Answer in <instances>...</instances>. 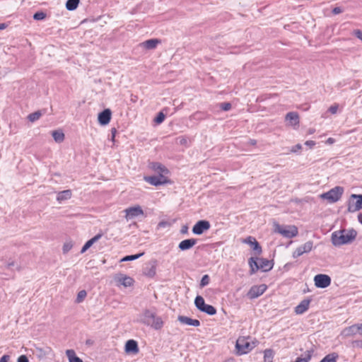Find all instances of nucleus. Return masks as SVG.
I'll use <instances>...</instances> for the list:
<instances>
[{
  "label": "nucleus",
  "instance_id": "f257e3e1",
  "mask_svg": "<svg viewBox=\"0 0 362 362\" xmlns=\"http://www.w3.org/2000/svg\"><path fill=\"white\" fill-rule=\"evenodd\" d=\"M357 231L354 228L339 229L331 235V243L334 247L349 245L355 241Z\"/></svg>",
  "mask_w": 362,
  "mask_h": 362
},
{
  "label": "nucleus",
  "instance_id": "f03ea898",
  "mask_svg": "<svg viewBox=\"0 0 362 362\" xmlns=\"http://www.w3.org/2000/svg\"><path fill=\"white\" fill-rule=\"evenodd\" d=\"M274 265V260L259 257L257 255H252L248 259L250 274H256L258 272H269L273 269Z\"/></svg>",
  "mask_w": 362,
  "mask_h": 362
},
{
  "label": "nucleus",
  "instance_id": "7ed1b4c3",
  "mask_svg": "<svg viewBox=\"0 0 362 362\" xmlns=\"http://www.w3.org/2000/svg\"><path fill=\"white\" fill-rule=\"evenodd\" d=\"M140 322L154 330H160L164 326V321L153 310L146 309L140 317Z\"/></svg>",
  "mask_w": 362,
  "mask_h": 362
},
{
  "label": "nucleus",
  "instance_id": "20e7f679",
  "mask_svg": "<svg viewBox=\"0 0 362 362\" xmlns=\"http://www.w3.org/2000/svg\"><path fill=\"white\" fill-rule=\"evenodd\" d=\"M256 346V341L248 336H239L235 342L234 353L237 356L250 354Z\"/></svg>",
  "mask_w": 362,
  "mask_h": 362
},
{
  "label": "nucleus",
  "instance_id": "39448f33",
  "mask_svg": "<svg viewBox=\"0 0 362 362\" xmlns=\"http://www.w3.org/2000/svg\"><path fill=\"white\" fill-rule=\"evenodd\" d=\"M272 229L274 233L285 238H293L298 235V229L295 225H281L275 221L272 223Z\"/></svg>",
  "mask_w": 362,
  "mask_h": 362
},
{
  "label": "nucleus",
  "instance_id": "423d86ee",
  "mask_svg": "<svg viewBox=\"0 0 362 362\" xmlns=\"http://www.w3.org/2000/svg\"><path fill=\"white\" fill-rule=\"evenodd\" d=\"M113 281L115 286L119 288H132L135 284L134 278L124 273L116 274Z\"/></svg>",
  "mask_w": 362,
  "mask_h": 362
},
{
  "label": "nucleus",
  "instance_id": "0eeeda50",
  "mask_svg": "<svg viewBox=\"0 0 362 362\" xmlns=\"http://www.w3.org/2000/svg\"><path fill=\"white\" fill-rule=\"evenodd\" d=\"M194 305L199 311L209 316H213L216 314V309L213 305L206 304L202 296L198 295L195 297Z\"/></svg>",
  "mask_w": 362,
  "mask_h": 362
},
{
  "label": "nucleus",
  "instance_id": "6e6552de",
  "mask_svg": "<svg viewBox=\"0 0 362 362\" xmlns=\"http://www.w3.org/2000/svg\"><path fill=\"white\" fill-rule=\"evenodd\" d=\"M342 193V188L337 187L327 192L320 194V197L322 199L326 200L329 203H334L341 199Z\"/></svg>",
  "mask_w": 362,
  "mask_h": 362
},
{
  "label": "nucleus",
  "instance_id": "1a4fd4ad",
  "mask_svg": "<svg viewBox=\"0 0 362 362\" xmlns=\"http://www.w3.org/2000/svg\"><path fill=\"white\" fill-rule=\"evenodd\" d=\"M313 282L317 288L324 289L330 286L332 279L327 274H319L313 277Z\"/></svg>",
  "mask_w": 362,
  "mask_h": 362
},
{
  "label": "nucleus",
  "instance_id": "9d476101",
  "mask_svg": "<svg viewBox=\"0 0 362 362\" xmlns=\"http://www.w3.org/2000/svg\"><path fill=\"white\" fill-rule=\"evenodd\" d=\"M362 209V195L351 194L348 202V211L356 212Z\"/></svg>",
  "mask_w": 362,
  "mask_h": 362
},
{
  "label": "nucleus",
  "instance_id": "9b49d317",
  "mask_svg": "<svg viewBox=\"0 0 362 362\" xmlns=\"http://www.w3.org/2000/svg\"><path fill=\"white\" fill-rule=\"evenodd\" d=\"M124 214L126 220L130 221L143 216L144 215V212L142 208L137 205L125 209Z\"/></svg>",
  "mask_w": 362,
  "mask_h": 362
},
{
  "label": "nucleus",
  "instance_id": "f8f14e48",
  "mask_svg": "<svg viewBox=\"0 0 362 362\" xmlns=\"http://www.w3.org/2000/svg\"><path fill=\"white\" fill-rule=\"evenodd\" d=\"M313 244L311 241H308L297 247L292 252V257L297 258L304 254L308 253L313 250Z\"/></svg>",
  "mask_w": 362,
  "mask_h": 362
},
{
  "label": "nucleus",
  "instance_id": "ddd939ff",
  "mask_svg": "<svg viewBox=\"0 0 362 362\" xmlns=\"http://www.w3.org/2000/svg\"><path fill=\"white\" fill-rule=\"evenodd\" d=\"M151 168L158 174V176L162 179V181H170L168 177L170 171L165 166L160 163H152Z\"/></svg>",
  "mask_w": 362,
  "mask_h": 362
},
{
  "label": "nucleus",
  "instance_id": "4468645a",
  "mask_svg": "<svg viewBox=\"0 0 362 362\" xmlns=\"http://www.w3.org/2000/svg\"><path fill=\"white\" fill-rule=\"evenodd\" d=\"M267 288V286L264 284L254 285L250 288L247 295L250 299H255L262 296Z\"/></svg>",
  "mask_w": 362,
  "mask_h": 362
},
{
  "label": "nucleus",
  "instance_id": "2eb2a0df",
  "mask_svg": "<svg viewBox=\"0 0 362 362\" xmlns=\"http://www.w3.org/2000/svg\"><path fill=\"white\" fill-rule=\"evenodd\" d=\"M243 243L250 247L255 255H260L262 253V248L255 238L249 236L243 240Z\"/></svg>",
  "mask_w": 362,
  "mask_h": 362
},
{
  "label": "nucleus",
  "instance_id": "dca6fc26",
  "mask_svg": "<svg viewBox=\"0 0 362 362\" xmlns=\"http://www.w3.org/2000/svg\"><path fill=\"white\" fill-rule=\"evenodd\" d=\"M124 351L127 355H136L139 352V348L137 341L135 339L127 340L124 346Z\"/></svg>",
  "mask_w": 362,
  "mask_h": 362
},
{
  "label": "nucleus",
  "instance_id": "f3484780",
  "mask_svg": "<svg viewBox=\"0 0 362 362\" xmlns=\"http://www.w3.org/2000/svg\"><path fill=\"white\" fill-rule=\"evenodd\" d=\"M210 228V223L206 220H201L197 221L192 227V233L194 235H202L204 231H206Z\"/></svg>",
  "mask_w": 362,
  "mask_h": 362
},
{
  "label": "nucleus",
  "instance_id": "a211bd4d",
  "mask_svg": "<svg viewBox=\"0 0 362 362\" xmlns=\"http://www.w3.org/2000/svg\"><path fill=\"white\" fill-rule=\"evenodd\" d=\"M310 302L311 300L308 298L302 300L296 306H295V314L300 315L308 311L310 305Z\"/></svg>",
  "mask_w": 362,
  "mask_h": 362
},
{
  "label": "nucleus",
  "instance_id": "6ab92c4d",
  "mask_svg": "<svg viewBox=\"0 0 362 362\" xmlns=\"http://www.w3.org/2000/svg\"><path fill=\"white\" fill-rule=\"evenodd\" d=\"M356 334H362V323L355 324L346 327L342 332V334L346 337H350Z\"/></svg>",
  "mask_w": 362,
  "mask_h": 362
},
{
  "label": "nucleus",
  "instance_id": "aec40b11",
  "mask_svg": "<svg viewBox=\"0 0 362 362\" xmlns=\"http://www.w3.org/2000/svg\"><path fill=\"white\" fill-rule=\"evenodd\" d=\"M112 117V112L110 109H105L98 114V120L100 125L105 126L109 124Z\"/></svg>",
  "mask_w": 362,
  "mask_h": 362
},
{
  "label": "nucleus",
  "instance_id": "412c9836",
  "mask_svg": "<svg viewBox=\"0 0 362 362\" xmlns=\"http://www.w3.org/2000/svg\"><path fill=\"white\" fill-rule=\"evenodd\" d=\"M177 320L182 325H186L191 327H197L200 325V322L198 320L192 319L183 315L178 316Z\"/></svg>",
  "mask_w": 362,
  "mask_h": 362
},
{
  "label": "nucleus",
  "instance_id": "4be33fe9",
  "mask_svg": "<svg viewBox=\"0 0 362 362\" xmlns=\"http://www.w3.org/2000/svg\"><path fill=\"white\" fill-rule=\"evenodd\" d=\"M286 121L289 122V124L293 127L299 125V115L296 112H289L286 115Z\"/></svg>",
  "mask_w": 362,
  "mask_h": 362
},
{
  "label": "nucleus",
  "instance_id": "5701e85b",
  "mask_svg": "<svg viewBox=\"0 0 362 362\" xmlns=\"http://www.w3.org/2000/svg\"><path fill=\"white\" fill-rule=\"evenodd\" d=\"M197 243V240L194 238L190 239H185L184 240H182L179 245L178 248L181 251H185L188 250L191 248H192Z\"/></svg>",
  "mask_w": 362,
  "mask_h": 362
},
{
  "label": "nucleus",
  "instance_id": "b1692460",
  "mask_svg": "<svg viewBox=\"0 0 362 362\" xmlns=\"http://www.w3.org/2000/svg\"><path fill=\"white\" fill-rule=\"evenodd\" d=\"M66 355L69 362H83L81 358L76 356V352L73 349L66 350Z\"/></svg>",
  "mask_w": 362,
  "mask_h": 362
},
{
  "label": "nucleus",
  "instance_id": "393cba45",
  "mask_svg": "<svg viewBox=\"0 0 362 362\" xmlns=\"http://www.w3.org/2000/svg\"><path fill=\"white\" fill-rule=\"evenodd\" d=\"M71 197V190H64L62 192H59L57 194V200L59 202H63L68 200Z\"/></svg>",
  "mask_w": 362,
  "mask_h": 362
},
{
  "label": "nucleus",
  "instance_id": "a878e982",
  "mask_svg": "<svg viewBox=\"0 0 362 362\" xmlns=\"http://www.w3.org/2000/svg\"><path fill=\"white\" fill-rule=\"evenodd\" d=\"M73 247H74L73 240H71L70 239L66 240L63 243L62 247V250L63 254L66 255V254L69 253L72 250Z\"/></svg>",
  "mask_w": 362,
  "mask_h": 362
},
{
  "label": "nucleus",
  "instance_id": "bb28decb",
  "mask_svg": "<svg viewBox=\"0 0 362 362\" xmlns=\"http://www.w3.org/2000/svg\"><path fill=\"white\" fill-rule=\"evenodd\" d=\"M100 235H96L89 240H88L83 247L81 248V253H84L88 249H89L96 241L99 240Z\"/></svg>",
  "mask_w": 362,
  "mask_h": 362
},
{
  "label": "nucleus",
  "instance_id": "cd10ccee",
  "mask_svg": "<svg viewBox=\"0 0 362 362\" xmlns=\"http://www.w3.org/2000/svg\"><path fill=\"white\" fill-rule=\"evenodd\" d=\"M160 42V40L158 39H150L146 40L144 42V47L148 49H152L156 47L158 43Z\"/></svg>",
  "mask_w": 362,
  "mask_h": 362
},
{
  "label": "nucleus",
  "instance_id": "c85d7f7f",
  "mask_svg": "<svg viewBox=\"0 0 362 362\" xmlns=\"http://www.w3.org/2000/svg\"><path fill=\"white\" fill-rule=\"evenodd\" d=\"M338 357V354L333 352L326 355L319 362H337Z\"/></svg>",
  "mask_w": 362,
  "mask_h": 362
},
{
  "label": "nucleus",
  "instance_id": "c756f323",
  "mask_svg": "<svg viewBox=\"0 0 362 362\" xmlns=\"http://www.w3.org/2000/svg\"><path fill=\"white\" fill-rule=\"evenodd\" d=\"M54 140L57 143H61L64 139V134L61 130H54L52 132Z\"/></svg>",
  "mask_w": 362,
  "mask_h": 362
},
{
  "label": "nucleus",
  "instance_id": "7c9ffc66",
  "mask_svg": "<svg viewBox=\"0 0 362 362\" xmlns=\"http://www.w3.org/2000/svg\"><path fill=\"white\" fill-rule=\"evenodd\" d=\"M80 0H67L66 2V8L68 11H74L78 6Z\"/></svg>",
  "mask_w": 362,
  "mask_h": 362
},
{
  "label": "nucleus",
  "instance_id": "2f4dec72",
  "mask_svg": "<svg viewBox=\"0 0 362 362\" xmlns=\"http://www.w3.org/2000/svg\"><path fill=\"white\" fill-rule=\"evenodd\" d=\"M313 351H312V350L306 351L305 353V356L303 358L298 357L296 359V361L294 362H310V361L311 360V358L313 357Z\"/></svg>",
  "mask_w": 362,
  "mask_h": 362
},
{
  "label": "nucleus",
  "instance_id": "473e14b6",
  "mask_svg": "<svg viewBox=\"0 0 362 362\" xmlns=\"http://www.w3.org/2000/svg\"><path fill=\"white\" fill-rule=\"evenodd\" d=\"M42 115V113L41 111L38 110V111H36V112H34L33 113H30L28 116V119L30 122H34L37 120H38L40 117Z\"/></svg>",
  "mask_w": 362,
  "mask_h": 362
},
{
  "label": "nucleus",
  "instance_id": "72a5a7b5",
  "mask_svg": "<svg viewBox=\"0 0 362 362\" xmlns=\"http://www.w3.org/2000/svg\"><path fill=\"white\" fill-rule=\"evenodd\" d=\"M143 255H144V253H139V254L133 255H128V256H126V257H123L122 259H121L120 262H123L136 260V259H139V257H141V256H143Z\"/></svg>",
  "mask_w": 362,
  "mask_h": 362
},
{
  "label": "nucleus",
  "instance_id": "f704fd0d",
  "mask_svg": "<svg viewBox=\"0 0 362 362\" xmlns=\"http://www.w3.org/2000/svg\"><path fill=\"white\" fill-rule=\"evenodd\" d=\"M274 354L270 349L265 350L264 351V362H272Z\"/></svg>",
  "mask_w": 362,
  "mask_h": 362
},
{
  "label": "nucleus",
  "instance_id": "c9c22d12",
  "mask_svg": "<svg viewBox=\"0 0 362 362\" xmlns=\"http://www.w3.org/2000/svg\"><path fill=\"white\" fill-rule=\"evenodd\" d=\"M165 118V115H164V113L163 112H159L156 117L154 118L153 121L158 124H161L164 119Z\"/></svg>",
  "mask_w": 362,
  "mask_h": 362
},
{
  "label": "nucleus",
  "instance_id": "e433bc0d",
  "mask_svg": "<svg viewBox=\"0 0 362 362\" xmlns=\"http://www.w3.org/2000/svg\"><path fill=\"white\" fill-rule=\"evenodd\" d=\"M47 15L43 11H37L34 13L33 19L35 21H42L46 18Z\"/></svg>",
  "mask_w": 362,
  "mask_h": 362
},
{
  "label": "nucleus",
  "instance_id": "4c0bfd02",
  "mask_svg": "<svg viewBox=\"0 0 362 362\" xmlns=\"http://www.w3.org/2000/svg\"><path fill=\"white\" fill-rule=\"evenodd\" d=\"M156 274V269L155 267L149 268L146 272L145 275L148 277H153Z\"/></svg>",
  "mask_w": 362,
  "mask_h": 362
},
{
  "label": "nucleus",
  "instance_id": "58836bf2",
  "mask_svg": "<svg viewBox=\"0 0 362 362\" xmlns=\"http://www.w3.org/2000/svg\"><path fill=\"white\" fill-rule=\"evenodd\" d=\"M86 296V292L85 291H81L78 293L76 300L78 303L81 302Z\"/></svg>",
  "mask_w": 362,
  "mask_h": 362
},
{
  "label": "nucleus",
  "instance_id": "ea45409f",
  "mask_svg": "<svg viewBox=\"0 0 362 362\" xmlns=\"http://www.w3.org/2000/svg\"><path fill=\"white\" fill-rule=\"evenodd\" d=\"M219 106L223 111H228L231 109V104L230 103H220Z\"/></svg>",
  "mask_w": 362,
  "mask_h": 362
},
{
  "label": "nucleus",
  "instance_id": "a19ab883",
  "mask_svg": "<svg viewBox=\"0 0 362 362\" xmlns=\"http://www.w3.org/2000/svg\"><path fill=\"white\" fill-rule=\"evenodd\" d=\"M145 181H162V179L158 176H148L144 177Z\"/></svg>",
  "mask_w": 362,
  "mask_h": 362
},
{
  "label": "nucleus",
  "instance_id": "79ce46f5",
  "mask_svg": "<svg viewBox=\"0 0 362 362\" xmlns=\"http://www.w3.org/2000/svg\"><path fill=\"white\" fill-rule=\"evenodd\" d=\"M209 279L208 275H204L202 276L200 282L201 286H205L209 284Z\"/></svg>",
  "mask_w": 362,
  "mask_h": 362
},
{
  "label": "nucleus",
  "instance_id": "37998d69",
  "mask_svg": "<svg viewBox=\"0 0 362 362\" xmlns=\"http://www.w3.org/2000/svg\"><path fill=\"white\" fill-rule=\"evenodd\" d=\"M337 110H338V105H332L329 107V112H331L332 114H335V113H337Z\"/></svg>",
  "mask_w": 362,
  "mask_h": 362
},
{
  "label": "nucleus",
  "instance_id": "c03bdc74",
  "mask_svg": "<svg viewBox=\"0 0 362 362\" xmlns=\"http://www.w3.org/2000/svg\"><path fill=\"white\" fill-rule=\"evenodd\" d=\"M177 140L178 141L179 144L181 145H185L187 143V139L184 136H180L177 139Z\"/></svg>",
  "mask_w": 362,
  "mask_h": 362
},
{
  "label": "nucleus",
  "instance_id": "a18cd8bd",
  "mask_svg": "<svg viewBox=\"0 0 362 362\" xmlns=\"http://www.w3.org/2000/svg\"><path fill=\"white\" fill-rule=\"evenodd\" d=\"M343 9L341 7H335L332 9V13L334 15L339 14L343 12Z\"/></svg>",
  "mask_w": 362,
  "mask_h": 362
},
{
  "label": "nucleus",
  "instance_id": "49530a36",
  "mask_svg": "<svg viewBox=\"0 0 362 362\" xmlns=\"http://www.w3.org/2000/svg\"><path fill=\"white\" fill-rule=\"evenodd\" d=\"M17 362H28V359L26 356L21 355L18 358Z\"/></svg>",
  "mask_w": 362,
  "mask_h": 362
},
{
  "label": "nucleus",
  "instance_id": "de8ad7c7",
  "mask_svg": "<svg viewBox=\"0 0 362 362\" xmlns=\"http://www.w3.org/2000/svg\"><path fill=\"white\" fill-rule=\"evenodd\" d=\"M355 36L360 39L362 41V31L360 30H356L354 32Z\"/></svg>",
  "mask_w": 362,
  "mask_h": 362
},
{
  "label": "nucleus",
  "instance_id": "09e8293b",
  "mask_svg": "<svg viewBox=\"0 0 362 362\" xmlns=\"http://www.w3.org/2000/svg\"><path fill=\"white\" fill-rule=\"evenodd\" d=\"M9 356L8 355H4L0 358V362H8Z\"/></svg>",
  "mask_w": 362,
  "mask_h": 362
},
{
  "label": "nucleus",
  "instance_id": "8fccbe9b",
  "mask_svg": "<svg viewBox=\"0 0 362 362\" xmlns=\"http://www.w3.org/2000/svg\"><path fill=\"white\" fill-rule=\"evenodd\" d=\"M305 144L306 146H310L311 148V147H313V146L315 145V142L314 141L310 140V141H305Z\"/></svg>",
  "mask_w": 362,
  "mask_h": 362
},
{
  "label": "nucleus",
  "instance_id": "3c124183",
  "mask_svg": "<svg viewBox=\"0 0 362 362\" xmlns=\"http://www.w3.org/2000/svg\"><path fill=\"white\" fill-rule=\"evenodd\" d=\"M116 133H117V129L115 128H112L111 129V135H112L111 139L112 141H114V139H115Z\"/></svg>",
  "mask_w": 362,
  "mask_h": 362
},
{
  "label": "nucleus",
  "instance_id": "603ef678",
  "mask_svg": "<svg viewBox=\"0 0 362 362\" xmlns=\"http://www.w3.org/2000/svg\"><path fill=\"white\" fill-rule=\"evenodd\" d=\"M180 231L182 234H187L188 233V227L187 226H183Z\"/></svg>",
  "mask_w": 362,
  "mask_h": 362
},
{
  "label": "nucleus",
  "instance_id": "864d4df0",
  "mask_svg": "<svg viewBox=\"0 0 362 362\" xmlns=\"http://www.w3.org/2000/svg\"><path fill=\"white\" fill-rule=\"evenodd\" d=\"M301 148V145L300 144H297L295 146V147L292 149V151L293 152H296L297 150H299Z\"/></svg>",
  "mask_w": 362,
  "mask_h": 362
},
{
  "label": "nucleus",
  "instance_id": "5fc2aeb1",
  "mask_svg": "<svg viewBox=\"0 0 362 362\" xmlns=\"http://www.w3.org/2000/svg\"><path fill=\"white\" fill-rule=\"evenodd\" d=\"M7 27L6 23H0V30L5 29Z\"/></svg>",
  "mask_w": 362,
  "mask_h": 362
},
{
  "label": "nucleus",
  "instance_id": "6e6d98bb",
  "mask_svg": "<svg viewBox=\"0 0 362 362\" xmlns=\"http://www.w3.org/2000/svg\"><path fill=\"white\" fill-rule=\"evenodd\" d=\"M355 344H356L357 346L362 347V341H355Z\"/></svg>",
  "mask_w": 362,
  "mask_h": 362
},
{
  "label": "nucleus",
  "instance_id": "4d7b16f0",
  "mask_svg": "<svg viewBox=\"0 0 362 362\" xmlns=\"http://www.w3.org/2000/svg\"><path fill=\"white\" fill-rule=\"evenodd\" d=\"M334 139H332V138H329V139H327V143H329V144H332V143L334 142Z\"/></svg>",
  "mask_w": 362,
  "mask_h": 362
},
{
  "label": "nucleus",
  "instance_id": "13d9d810",
  "mask_svg": "<svg viewBox=\"0 0 362 362\" xmlns=\"http://www.w3.org/2000/svg\"><path fill=\"white\" fill-rule=\"evenodd\" d=\"M315 132L314 129H309L308 134H313Z\"/></svg>",
  "mask_w": 362,
  "mask_h": 362
},
{
  "label": "nucleus",
  "instance_id": "bf43d9fd",
  "mask_svg": "<svg viewBox=\"0 0 362 362\" xmlns=\"http://www.w3.org/2000/svg\"><path fill=\"white\" fill-rule=\"evenodd\" d=\"M358 221L362 224V215L358 216Z\"/></svg>",
  "mask_w": 362,
  "mask_h": 362
},
{
  "label": "nucleus",
  "instance_id": "052dcab7",
  "mask_svg": "<svg viewBox=\"0 0 362 362\" xmlns=\"http://www.w3.org/2000/svg\"><path fill=\"white\" fill-rule=\"evenodd\" d=\"M250 144H252V145H255L256 144V141L255 140H251L250 141Z\"/></svg>",
  "mask_w": 362,
  "mask_h": 362
},
{
  "label": "nucleus",
  "instance_id": "680f3d73",
  "mask_svg": "<svg viewBox=\"0 0 362 362\" xmlns=\"http://www.w3.org/2000/svg\"><path fill=\"white\" fill-rule=\"evenodd\" d=\"M154 185H158V184H160V182H152Z\"/></svg>",
  "mask_w": 362,
  "mask_h": 362
}]
</instances>
